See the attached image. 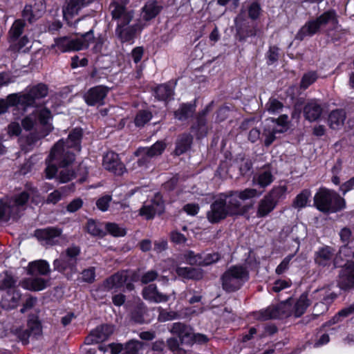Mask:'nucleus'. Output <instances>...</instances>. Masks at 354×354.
I'll use <instances>...</instances> for the list:
<instances>
[{
  "instance_id": "bf43d9fd",
  "label": "nucleus",
  "mask_w": 354,
  "mask_h": 354,
  "mask_svg": "<svg viewBox=\"0 0 354 354\" xmlns=\"http://www.w3.org/2000/svg\"><path fill=\"white\" fill-rule=\"evenodd\" d=\"M83 281L86 282H92L95 279V270L93 268L84 270L82 273Z\"/></svg>"
},
{
  "instance_id": "de8ad7c7",
  "label": "nucleus",
  "mask_w": 354,
  "mask_h": 354,
  "mask_svg": "<svg viewBox=\"0 0 354 354\" xmlns=\"http://www.w3.org/2000/svg\"><path fill=\"white\" fill-rule=\"evenodd\" d=\"M106 229L114 236H123L126 234L125 229L116 223H107L106 225Z\"/></svg>"
},
{
  "instance_id": "052dcab7",
  "label": "nucleus",
  "mask_w": 354,
  "mask_h": 354,
  "mask_svg": "<svg viewBox=\"0 0 354 354\" xmlns=\"http://www.w3.org/2000/svg\"><path fill=\"white\" fill-rule=\"evenodd\" d=\"M83 205L80 198H76L72 201L67 206V210L70 212H75L79 209Z\"/></svg>"
},
{
  "instance_id": "2eb2a0df",
  "label": "nucleus",
  "mask_w": 354,
  "mask_h": 354,
  "mask_svg": "<svg viewBox=\"0 0 354 354\" xmlns=\"http://www.w3.org/2000/svg\"><path fill=\"white\" fill-rule=\"evenodd\" d=\"M111 15L113 19L117 21V26L129 24L133 17V12L128 10L126 8L117 2H113L110 6Z\"/></svg>"
},
{
  "instance_id": "72a5a7b5",
  "label": "nucleus",
  "mask_w": 354,
  "mask_h": 354,
  "mask_svg": "<svg viewBox=\"0 0 354 354\" xmlns=\"http://www.w3.org/2000/svg\"><path fill=\"white\" fill-rule=\"evenodd\" d=\"M274 180V177L270 171L266 169L260 171L253 178L252 183L254 185L265 188L270 185Z\"/></svg>"
},
{
  "instance_id": "cd10ccee",
  "label": "nucleus",
  "mask_w": 354,
  "mask_h": 354,
  "mask_svg": "<svg viewBox=\"0 0 354 354\" xmlns=\"http://www.w3.org/2000/svg\"><path fill=\"white\" fill-rule=\"evenodd\" d=\"M140 26V24L136 26H129V24L117 26L115 33L122 42L129 41L134 38L137 28Z\"/></svg>"
},
{
  "instance_id": "aec40b11",
  "label": "nucleus",
  "mask_w": 354,
  "mask_h": 354,
  "mask_svg": "<svg viewBox=\"0 0 354 354\" xmlns=\"http://www.w3.org/2000/svg\"><path fill=\"white\" fill-rule=\"evenodd\" d=\"M183 328V331L180 332V337L181 339L182 344H186L187 345H191L194 342L198 343H203L207 341V337L202 334L194 335L190 332V330L185 325L180 323H175L174 324V330L178 331Z\"/></svg>"
},
{
  "instance_id": "ddd939ff",
  "label": "nucleus",
  "mask_w": 354,
  "mask_h": 354,
  "mask_svg": "<svg viewBox=\"0 0 354 354\" xmlns=\"http://www.w3.org/2000/svg\"><path fill=\"white\" fill-rule=\"evenodd\" d=\"M80 251V248L76 246L68 248L65 255L54 261V268L59 272L72 268L76 263V257L79 255Z\"/></svg>"
},
{
  "instance_id": "4be33fe9",
  "label": "nucleus",
  "mask_w": 354,
  "mask_h": 354,
  "mask_svg": "<svg viewBox=\"0 0 354 354\" xmlns=\"http://www.w3.org/2000/svg\"><path fill=\"white\" fill-rule=\"evenodd\" d=\"M166 145L162 142H156L150 148H140L136 154L142 156L138 160V163L139 166H143L147 162L149 158H152L158 155H160L165 150Z\"/></svg>"
},
{
  "instance_id": "4468645a",
  "label": "nucleus",
  "mask_w": 354,
  "mask_h": 354,
  "mask_svg": "<svg viewBox=\"0 0 354 354\" xmlns=\"http://www.w3.org/2000/svg\"><path fill=\"white\" fill-rule=\"evenodd\" d=\"M93 0H68L63 8L64 19L68 24H73V19L78 15L79 11L88 6Z\"/></svg>"
},
{
  "instance_id": "7ed1b4c3",
  "label": "nucleus",
  "mask_w": 354,
  "mask_h": 354,
  "mask_svg": "<svg viewBox=\"0 0 354 354\" xmlns=\"http://www.w3.org/2000/svg\"><path fill=\"white\" fill-rule=\"evenodd\" d=\"M314 203L317 208L324 212H335L345 206L344 200L334 191L320 189L315 195Z\"/></svg>"
},
{
  "instance_id": "423d86ee",
  "label": "nucleus",
  "mask_w": 354,
  "mask_h": 354,
  "mask_svg": "<svg viewBox=\"0 0 354 354\" xmlns=\"http://www.w3.org/2000/svg\"><path fill=\"white\" fill-rule=\"evenodd\" d=\"M93 39V31L90 30L76 39L70 37L56 38L53 47H57L62 53L77 51L87 48Z\"/></svg>"
},
{
  "instance_id": "13d9d810",
  "label": "nucleus",
  "mask_w": 354,
  "mask_h": 354,
  "mask_svg": "<svg viewBox=\"0 0 354 354\" xmlns=\"http://www.w3.org/2000/svg\"><path fill=\"white\" fill-rule=\"evenodd\" d=\"M87 230L88 233L93 236H99L102 233L101 229L93 221H89L87 224Z\"/></svg>"
},
{
  "instance_id": "39448f33",
  "label": "nucleus",
  "mask_w": 354,
  "mask_h": 354,
  "mask_svg": "<svg viewBox=\"0 0 354 354\" xmlns=\"http://www.w3.org/2000/svg\"><path fill=\"white\" fill-rule=\"evenodd\" d=\"M249 279L248 270L242 266L230 267L222 275V286L225 290L233 292L239 289Z\"/></svg>"
},
{
  "instance_id": "c03bdc74",
  "label": "nucleus",
  "mask_w": 354,
  "mask_h": 354,
  "mask_svg": "<svg viewBox=\"0 0 354 354\" xmlns=\"http://www.w3.org/2000/svg\"><path fill=\"white\" fill-rule=\"evenodd\" d=\"M171 330L174 333H178V338L172 337L167 340V344H168V346L169 347V348L173 351H176L178 350L185 351V346H187V345L186 344H182L181 339L180 337V332L183 331V328L181 330H178V331L176 332V331L174 330V327H173Z\"/></svg>"
},
{
  "instance_id": "338daca9",
  "label": "nucleus",
  "mask_w": 354,
  "mask_h": 354,
  "mask_svg": "<svg viewBox=\"0 0 354 354\" xmlns=\"http://www.w3.org/2000/svg\"><path fill=\"white\" fill-rule=\"evenodd\" d=\"M30 42L28 38L26 36H24L21 39L15 41V45H11L14 50H19L22 48L25 47Z\"/></svg>"
},
{
  "instance_id": "3c124183",
  "label": "nucleus",
  "mask_w": 354,
  "mask_h": 354,
  "mask_svg": "<svg viewBox=\"0 0 354 354\" xmlns=\"http://www.w3.org/2000/svg\"><path fill=\"white\" fill-rule=\"evenodd\" d=\"M192 112V106L191 105L183 104L175 112V117L180 120H184L188 117Z\"/></svg>"
},
{
  "instance_id": "bb28decb",
  "label": "nucleus",
  "mask_w": 354,
  "mask_h": 354,
  "mask_svg": "<svg viewBox=\"0 0 354 354\" xmlns=\"http://www.w3.org/2000/svg\"><path fill=\"white\" fill-rule=\"evenodd\" d=\"M160 7L158 5L156 1H149L146 3L142 8L140 14V22L142 21H148L154 17L160 12Z\"/></svg>"
},
{
  "instance_id": "c756f323",
  "label": "nucleus",
  "mask_w": 354,
  "mask_h": 354,
  "mask_svg": "<svg viewBox=\"0 0 354 354\" xmlns=\"http://www.w3.org/2000/svg\"><path fill=\"white\" fill-rule=\"evenodd\" d=\"M320 28L316 19L308 21L304 25L296 35V39L303 40L306 37L315 35Z\"/></svg>"
},
{
  "instance_id": "a19ab883",
  "label": "nucleus",
  "mask_w": 354,
  "mask_h": 354,
  "mask_svg": "<svg viewBox=\"0 0 354 354\" xmlns=\"http://www.w3.org/2000/svg\"><path fill=\"white\" fill-rule=\"evenodd\" d=\"M24 23L21 20H16L10 30V39L11 45H15V41L22 33Z\"/></svg>"
},
{
  "instance_id": "7c9ffc66",
  "label": "nucleus",
  "mask_w": 354,
  "mask_h": 354,
  "mask_svg": "<svg viewBox=\"0 0 354 354\" xmlns=\"http://www.w3.org/2000/svg\"><path fill=\"white\" fill-rule=\"evenodd\" d=\"M322 112V109L315 100H312L307 103L304 109V113L306 118L310 122L317 120L320 117Z\"/></svg>"
},
{
  "instance_id": "680f3d73",
  "label": "nucleus",
  "mask_w": 354,
  "mask_h": 354,
  "mask_svg": "<svg viewBox=\"0 0 354 354\" xmlns=\"http://www.w3.org/2000/svg\"><path fill=\"white\" fill-rule=\"evenodd\" d=\"M171 241L177 244L184 243L186 241L185 236L178 232L174 231L171 233Z\"/></svg>"
},
{
  "instance_id": "6e6552de",
  "label": "nucleus",
  "mask_w": 354,
  "mask_h": 354,
  "mask_svg": "<svg viewBox=\"0 0 354 354\" xmlns=\"http://www.w3.org/2000/svg\"><path fill=\"white\" fill-rule=\"evenodd\" d=\"M286 187L279 186L274 187L258 203L257 216L262 218L268 216L276 207L279 200L285 195Z\"/></svg>"
},
{
  "instance_id": "f8f14e48",
  "label": "nucleus",
  "mask_w": 354,
  "mask_h": 354,
  "mask_svg": "<svg viewBox=\"0 0 354 354\" xmlns=\"http://www.w3.org/2000/svg\"><path fill=\"white\" fill-rule=\"evenodd\" d=\"M220 195L224 203H225L230 216L243 215L250 208L248 205H242L241 200L239 198V196H237L236 192H231L228 195L225 194Z\"/></svg>"
},
{
  "instance_id": "1a4fd4ad",
  "label": "nucleus",
  "mask_w": 354,
  "mask_h": 354,
  "mask_svg": "<svg viewBox=\"0 0 354 354\" xmlns=\"http://www.w3.org/2000/svg\"><path fill=\"white\" fill-rule=\"evenodd\" d=\"M288 117L287 115H282L277 120L269 119L265 124L263 136L265 145H270L277 138V133H281L288 129Z\"/></svg>"
},
{
  "instance_id": "0eeeda50",
  "label": "nucleus",
  "mask_w": 354,
  "mask_h": 354,
  "mask_svg": "<svg viewBox=\"0 0 354 354\" xmlns=\"http://www.w3.org/2000/svg\"><path fill=\"white\" fill-rule=\"evenodd\" d=\"M48 93L46 85L39 84L32 86L26 93H14L8 95V100L11 104H21L24 110L30 106H33L35 101L45 97Z\"/></svg>"
},
{
  "instance_id": "f03ea898",
  "label": "nucleus",
  "mask_w": 354,
  "mask_h": 354,
  "mask_svg": "<svg viewBox=\"0 0 354 354\" xmlns=\"http://www.w3.org/2000/svg\"><path fill=\"white\" fill-rule=\"evenodd\" d=\"M310 304V301L308 298V295L306 294H302L299 298L294 302L293 306L291 300L289 299L281 304L277 309L268 308L261 311V318L263 319H268L279 317V311L282 313L284 317L293 315L298 317L305 313Z\"/></svg>"
},
{
  "instance_id": "412c9836",
  "label": "nucleus",
  "mask_w": 354,
  "mask_h": 354,
  "mask_svg": "<svg viewBox=\"0 0 354 354\" xmlns=\"http://www.w3.org/2000/svg\"><path fill=\"white\" fill-rule=\"evenodd\" d=\"M109 91L108 88L97 86L90 88L84 95V100L88 105H101Z\"/></svg>"
},
{
  "instance_id": "f704fd0d",
  "label": "nucleus",
  "mask_w": 354,
  "mask_h": 354,
  "mask_svg": "<svg viewBox=\"0 0 354 354\" xmlns=\"http://www.w3.org/2000/svg\"><path fill=\"white\" fill-rule=\"evenodd\" d=\"M47 285V281L41 277H32L25 279L22 286L30 290L39 291L44 290Z\"/></svg>"
},
{
  "instance_id": "603ef678",
  "label": "nucleus",
  "mask_w": 354,
  "mask_h": 354,
  "mask_svg": "<svg viewBox=\"0 0 354 354\" xmlns=\"http://www.w3.org/2000/svg\"><path fill=\"white\" fill-rule=\"evenodd\" d=\"M295 254H289L286 257L280 264L276 268L275 272L277 274L284 273L289 268L290 262Z\"/></svg>"
},
{
  "instance_id": "f257e3e1",
  "label": "nucleus",
  "mask_w": 354,
  "mask_h": 354,
  "mask_svg": "<svg viewBox=\"0 0 354 354\" xmlns=\"http://www.w3.org/2000/svg\"><path fill=\"white\" fill-rule=\"evenodd\" d=\"M81 136L82 130L75 129L68 135L66 144L63 140H60L54 145L46 160V178L51 179L55 176L57 171V164H59L62 168L58 176L59 182L64 183L73 178L75 173L70 169L69 165L75 160L74 151H80Z\"/></svg>"
},
{
  "instance_id": "e2e57ef3",
  "label": "nucleus",
  "mask_w": 354,
  "mask_h": 354,
  "mask_svg": "<svg viewBox=\"0 0 354 354\" xmlns=\"http://www.w3.org/2000/svg\"><path fill=\"white\" fill-rule=\"evenodd\" d=\"M143 53L144 50L142 47H136L132 50L131 57L135 63H138L141 60Z\"/></svg>"
},
{
  "instance_id": "49530a36",
  "label": "nucleus",
  "mask_w": 354,
  "mask_h": 354,
  "mask_svg": "<svg viewBox=\"0 0 354 354\" xmlns=\"http://www.w3.org/2000/svg\"><path fill=\"white\" fill-rule=\"evenodd\" d=\"M191 142L192 138L188 135L183 136L182 138H180L176 144L175 150L176 153L177 155H180L185 152L189 149Z\"/></svg>"
},
{
  "instance_id": "9b49d317",
  "label": "nucleus",
  "mask_w": 354,
  "mask_h": 354,
  "mask_svg": "<svg viewBox=\"0 0 354 354\" xmlns=\"http://www.w3.org/2000/svg\"><path fill=\"white\" fill-rule=\"evenodd\" d=\"M38 118L41 124L45 126L48 131L51 129V124L50 123L52 115L50 111L44 107H38L32 115L26 117L22 120V127L26 130L31 129L35 123L36 118Z\"/></svg>"
},
{
  "instance_id": "a211bd4d",
  "label": "nucleus",
  "mask_w": 354,
  "mask_h": 354,
  "mask_svg": "<svg viewBox=\"0 0 354 354\" xmlns=\"http://www.w3.org/2000/svg\"><path fill=\"white\" fill-rule=\"evenodd\" d=\"M114 327L111 325H102L92 330L91 333L86 337L85 343L86 344H93L104 342L113 334Z\"/></svg>"
},
{
  "instance_id": "5fc2aeb1",
  "label": "nucleus",
  "mask_w": 354,
  "mask_h": 354,
  "mask_svg": "<svg viewBox=\"0 0 354 354\" xmlns=\"http://www.w3.org/2000/svg\"><path fill=\"white\" fill-rule=\"evenodd\" d=\"M282 104L277 100H270L267 104V110L270 113L279 112L282 109Z\"/></svg>"
},
{
  "instance_id": "20e7f679",
  "label": "nucleus",
  "mask_w": 354,
  "mask_h": 354,
  "mask_svg": "<svg viewBox=\"0 0 354 354\" xmlns=\"http://www.w3.org/2000/svg\"><path fill=\"white\" fill-rule=\"evenodd\" d=\"M339 256L345 258L346 263L339 273L338 286L346 290L354 288V250L344 245L341 248Z\"/></svg>"
},
{
  "instance_id": "c9c22d12",
  "label": "nucleus",
  "mask_w": 354,
  "mask_h": 354,
  "mask_svg": "<svg viewBox=\"0 0 354 354\" xmlns=\"http://www.w3.org/2000/svg\"><path fill=\"white\" fill-rule=\"evenodd\" d=\"M50 272L49 264L44 260L32 261L28 265V273L30 274H47Z\"/></svg>"
},
{
  "instance_id": "2f4dec72",
  "label": "nucleus",
  "mask_w": 354,
  "mask_h": 354,
  "mask_svg": "<svg viewBox=\"0 0 354 354\" xmlns=\"http://www.w3.org/2000/svg\"><path fill=\"white\" fill-rule=\"evenodd\" d=\"M346 119V114L343 110H335L328 116V123L329 127L334 130L342 128Z\"/></svg>"
},
{
  "instance_id": "473e14b6",
  "label": "nucleus",
  "mask_w": 354,
  "mask_h": 354,
  "mask_svg": "<svg viewBox=\"0 0 354 354\" xmlns=\"http://www.w3.org/2000/svg\"><path fill=\"white\" fill-rule=\"evenodd\" d=\"M43 11L44 6L41 3L38 5L35 3L34 6L31 5L26 6L23 11V17L26 20L32 22L39 17Z\"/></svg>"
},
{
  "instance_id": "c85d7f7f",
  "label": "nucleus",
  "mask_w": 354,
  "mask_h": 354,
  "mask_svg": "<svg viewBox=\"0 0 354 354\" xmlns=\"http://www.w3.org/2000/svg\"><path fill=\"white\" fill-rule=\"evenodd\" d=\"M142 294L145 299L156 303L167 301L169 299V296L158 292L154 284H150L145 287Z\"/></svg>"
},
{
  "instance_id": "0e129e2a",
  "label": "nucleus",
  "mask_w": 354,
  "mask_h": 354,
  "mask_svg": "<svg viewBox=\"0 0 354 354\" xmlns=\"http://www.w3.org/2000/svg\"><path fill=\"white\" fill-rule=\"evenodd\" d=\"M8 133L10 136H19L21 133V127L19 123L12 122L8 127Z\"/></svg>"
},
{
  "instance_id": "5701e85b",
  "label": "nucleus",
  "mask_w": 354,
  "mask_h": 354,
  "mask_svg": "<svg viewBox=\"0 0 354 354\" xmlns=\"http://www.w3.org/2000/svg\"><path fill=\"white\" fill-rule=\"evenodd\" d=\"M103 167L116 175H122L125 168L120 161L118 155L113 151L107 152L103 158Z\"/></svg>"
},
{
  "instance_id": "a878e982",
  "label": "nucleus",
  "mask_w": 354,
  "mask_h": 354,
  "mask_svg": "<svg viewBox=\"0 0 354 354\" xmlns=\"http://www.w3.org/2000/svg\"><path fill=\"white\" fill-rule=\"evenodd\" d=\"M333 260L334 250L330 247L322 248L315 253V261L319 267H328L332 265Z\"/></svg>"
},
{
  "instance_id": "e433bc0d",
  "label": "nucleus",
  "mask_w": 354,
  "mask_h": 354,
  "mask_svg": "<svg viewBox=\"0 0 354 354\" xmlns=\"http://www.w3.org/2000/svg\"><path fill=\"white\" fill-rule=\"evenodd\" d=\"M127 281V274L125 272L117 273L108 279L104 286L106 290L118 288L123 286Z\"/></svg>"
},
{
  "instance_id": "8fccbe9b",
  "label": "nucleus",
  "mask_w": 354,
  "mask_h": 354,
  "mask_svg": "<svg viewBox=\"0 0 354 354\" xmlns=\"http://www.w3.org/2000/svg\"><path fill=\"white\" fill-rule=\"evenodd\" d=\"M317 79V75L315 72H308L304 75L301 81V86L303 88H307L310 85L314 83Z\"/></svg>"
},
{
  "instance_id": "f3484780",
  "label": "nucleus",
  "mask_w": 354,
  "mask_h": 354,
  "mask_svg": "<svg viewBox=\"0 0 354 354\" xmlns=\"http://www.w3.org/2000/svg\"><path fill=\"white\" fill-rule=\"evenodd\" d=\"M62 230L57 227H48L37 230L35 232V236L45 245H53L57 243L58 239L61 236Z\"/></svg>"
},
{
  "instance_id": "b1692460",
  "label": "nucleus",
  "mask_w": 354,
  "mask_h": 354,
  "mask_svg": "<svg viewBox=\"0 0 354 354\" xmlns=\"http://www.w3.org/2000/svg\"><path fill=\"white\" fill-rule=\"evenodd\" d=\"M186 258L189 264L207 266L216 262L219 259V255L217 253L195 255L193 252L189 251L186 254Z\"/></svg>"
},
{
  "instance_id": "09e8293b",
  "label": "nucleus",
  "mask_w": 354,
  "mask_h": 354,
  "mask_svg": "<svg viewBox=\"0 0 354 354\" xmlns=\"http://www.w3.org/2000/svg\"><path fill=\"white\" fill-rule=\"evenodd\" d=\"M151 118V113L147 111H140L136 116L135 124L137 127H142Z\"/></svg>"
},
{
  "instance_id": "ea45409f",
  "label": "nucleus",
  "mask_w": 354,
  "mask_h": 354,
  "mask_svg": "<svg viewBox=\"0 0 354 354\" xmlns=\"http://www.w3.org/2000/svg\"><path fill=\"white\" fill-rule=\"evenodd\" d=\"M173 94L174 87L172 85H160L155 90V96L160 100H169L172 97Z\"/></svg>"
},
{
  "instance_id": "37998d69",
  "label": "nucleus",
  "mask_w": 354,
  "mask_h": 354,
  "mask_svg": "<svg viewBox=\"0 0 354 354\" xmlns=\"http://www.w3.org/2000/svg\"><path fill=\"white\" fill-rule=\"evenodd\" d=\"M354 313V304L338 312L326 325L331 326L341 322L344 318Z\"/></svg>"
},
{
  "instance_id": "9d476101",
  "label": "nucleus",
  "mask_w": 354,
  "mask_h": 354,
  "mask_svg": "<svg viewBox=\"0 0 354 354\" xmlns=\"http://www.w3.org/2000/svg\"><path fill=\"white\" fill-rule=\"evenodd\" d=\"M28 198V194L24 192L15 198L7 200L5 203L1 201L0 205V219L3 216H11L17 214L19 207L27 202Z\"/></svg>"
},
{
  "instance_id": "6e6d98bb",
  "label": "nucleus",
  "mask_w": 354,
  "mask_h": 354,
  "mask_svg": "<svg viewBox=\"0 0 354 354\" xmlns=\"http://www.w3.org/2000/svg\"><path fill=\"white\" fill-rule=\"evenodd\" d=\"M111 200V196H104L99 198L96 202V205L99 209L104 212L108 209L109 204Z\"/></svg>"
},
{
  "instance_id": "774afa93",
  "label": "nucleus",
  "mask_w": 354,
  "mask_h": 354,
  "mask_svg": "<svg viewBox=\"0 0 354 354\" xmlns=\"http://www.w3.org/2000/svg\"><path fill=\"white\" fill-rule=\"evenodd\" d=\"M289 286H290V284L288 281H286L285 280H278V281H275V283L272 287V290L274 292H279Z\"/></svg>"
},
{
  "instance_id": "4c0bfd02",
  "label": "nucleus",
  "mask_w": 354,
  "mask_h": 354,
  "mask_svg": "<svg viewBox=\"0 0 354 354\" xmlns=\"http://www.w3.org/2000/svg\"><path fill=\"white\" fill-rule=\"evenodd\" d=\"M319 23V27H324L326 25H330L334 29L337 30V20L335 16V13L333 11H328L322 14L318 18L316 19Z\"/></svg>"
},
{
  "instance_id": "58836bf2",
  "label": "nucleus",
  "mask_w": 354,
  "mask_h": 354,
  "mask_svg": "<svg viewBox=\"0 0 354 354\" xmlns=\"http://www.w3.org/2000/svg\"><path fill=\"white\" fill-rule=\"evenodd\" d=\"M176 272L183 279H199L202 277V274L198 269L189 267H178Z\"/></svg>"
},
{
  "instance_id": "79ce46f5",
  "label": "nucleus",
  "mask_w": 354,
  "mask_h": 354,
  "mask_svg": "<svg viewBox=\"0 0 354 354\" xmlns=\"http://www.w3.org/2000/svg\"><path fill=\"white\" fill-rule=\"evenodd\" d=\"M311 196V192L308 189L303 190L300 194H299L294 202L293 207L297 209H301L308 205L309 202V198Z\"/></svg>"
},
{
  "instance_id": "4d7b16f0",
  "label": "nucleus",
  "mask_w": 354,
  "mask_h": 354,
  "mask_svg": "<svg viewBox=\"0 0 354 354\" xmlns=\"http://www.w3.org/2000/svg\"><path fill=\"white\" fill-rule=\"evenodd\" d=\"M261 12L260 6L257 3H252L248 9L249 17L252 19H256L259 17Z\"/></svg>"
},
{
  "instance_id": "864d4df0",
  "label": "nucleus",
  "mask_w": 354,
  "mask_h": 354,
  "mask_svg": "<svg viewBox=\"0 0 354 354\" xmlns=\"http://www.w3.org/2000/svg\"><path fill=\"white\" fill-rule=\"evenodd\" d=\"M142 348V343L138 340H131L127 344L126 352L127 354H138Z\"/></svg>"
},
{
  "instance_id": "6ab92c4d",
  "label": "nucleus",
  "mask_w": 354,
  "mask_h": 354,
  "mask_svg": "<svg viewBox=\"0 0 354 354\" xmlns=\"http://www.w3.org/2000/svg\"><path fill=\"white\" fill-rule=\"evenodd\" d=\"M164 211V204L160 196L157 195L150 202L145 203L140 209V215L146 219H151L156 214H161Z\"/></svg>"
},
{
  "instance_id": "393cba45",
  "label": "nucleus",
  "mask_w": 354,
  "mask_h": 354,
  "mask_svg": "<svg viewBox=\"0 0 354 354\" xmlns=\"http://www.w3.org/2000/svg\"><path fill=\"white\" fill-rule=\"evenodd\" d=\"M328 290L326 288H322L315 291L313 294V299L320 300L319 303H316L314 307V311L316 315L323 313L327 310V306L324 302L328 303V300L333 299L332 293H327Z\"/></svg>"
},
{
  "instance_id": "a18cd8bd",
  "label": "nucleus",
  "mask_w": 354,
  "mask_h": 354,
  "mask_svg": "<svg viewBox=\"0 0 354 354\" xmlns=\"http://www.w3.org/2000/svg\"><path fill=\"white\" fill-rule=\"evenodd\" d=\"M236 192L241 201L257 198L261 194V192H258L254 188H245L242 190L236 191Z\"/></svg>"
},
{
  "instance_id": "dca6fc26",
  "label": "nucleus",
  "mask_w": 354,
  "mask_h": 354,
  "mask_svg": "<svg viewBox=\"0 0 354 354\" xmlns=\"http://www.w3.org/2000/svg\"><path fill=\"white\" fill-rule=\"evenodd\" d=\"M230 216L221 195L211 205L210 209L207 213V218L211 223H217Z\"/></svg>"
},
{
  "instance_id": "69168bd1",
  "label": "nucleus",
  "mask_w": 354,
  "mask_h": 354,
  "mask_svg": "<svg viewBox=\"0 0 354 354\" xmlns=\"http://www.w3.org/2000/svg\"><path fill=\"white\" fill-rule=\"evenodd\" d=\"M61 197H62V194H61L60 191L55 190L48 195V196L46 199V202H47V203L55 204L57 202H58L61 199Z\"/></svg>"
}]
</instances>
